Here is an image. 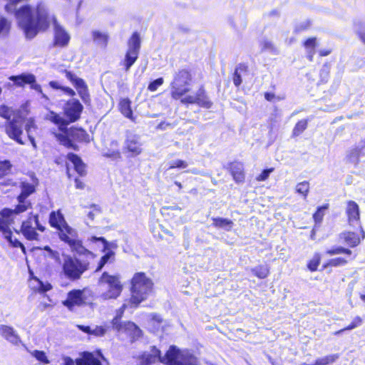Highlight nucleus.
<instances>
[{"instance_id":"393cba45","label":"nucleus","mask_w":365,"mask_h":365,"mask_svg":"<svg viewBox=\"0 0 365 365\" xmlns=\"http://www.w3.org/2000/svg\"><path fill=\"white\" fill-rule=\"evenodd\" d=\"M68 160L71 162L74 166L76 171L81 175L83 176L86 174V165L77 155L74 153H68L67 155Z\"/></svg>"},{"instance_id":"864d4df0","label":"nucleus","mask_w":365,"mask_h":365,"mask_svg":"<svg viewBox=\"0 0 365 365\" xmlns=\"http://www.w3.org/2000/svg\"><path fill=\"white\" fill-rule=\"evenodd\" d=\"M32 355L39 361H41L45 364H48L49 361L46 356V354L43 351L36 350L32 353Z\"/></svg>"},{"instance_id":"e433bc0d","label":"nucleus","mask_w":365,"mask_h":365,"mask_svg":"<svg viewBox=\"0 0 365 365\" xmlns=\"http://www.w3.org/2000/svg\"><path fill=\"white\" fill-rule=\"evenodd\" d=\"M247 73V66L243 64L238 65L233 74V83L235 86L238 87L240 86L242 80V76Z\"/></svg>"},{"instance_id":"09e8293b","label":"nucleus","mask_w":365,"mask_h":365,"mask_svg":"<svg viewBox=\"0 0 365 365\" xmlns=\"http://www.w3.org/2000/svg\"><path fill=\"white\" fill-rule=\"evenodd\" d=\"M10 29V23L4 17H0V36H6Z\"/></svg>"},{"instance_id":"6ab92c4d","label":"nucleus","mask_w":365,"mask_h":365,"mask_svg":"<svg viewBox=\"0 0 365 365\" xmlns=\"http://www.w3.org/2000/svg\"><path fill=\"white\" fill-rule=\"evenodd\" d=\"M124 148L131 153L133 156L140 154L142 148L139 136L134 134L128 135L125 141Z\"/></svg>"},{"instance_id":"c85d7f7f","label":"nucleus","mask_w":365,"mask_h":365,"mask_svg":"<svg viewBox=\"0 0 365 365\" xmlns=\"http://www.w3.org/2000/svg\"><path fill=\"white\" fill-rule=\"evenodd\" d=\"M229 25L236 31H241L246 28L247 21L243 16H229L227 19Z\"/></svg>"},{"instance_id":"2eb2a0df","label":"nucleus","mask_w":365,"mask_h":365,"mask_svg":"<svg viewBox=\"0 0 365 365\" xmlns=\"http://www.w3.org/2000/svg\"><path fill=\"white\" fill-rule=\"evenodd\" d=\"M83 108L82 104L78 100L72 99L65 105L64 112L70 122H75L80 118Z\"/></svg>"},{"instance_id":"f3484780","label":"nucleus","mask_w":365,"mask_h":365,"mask_svg":"<svg viewBox=\"0 0 365 365\" xmlns=\"http://www.w3.org/2000/svg\"><path fill=\"white\" fill-rule=\"evenodd\" d=\"M53 21L54 27L55 44L59 46H66L70 40V36L68 32L58 23L56 19L50 17V21Z\"/></svg>"},{"instance_id":"bf43d9fd","label":"nucleus","mask_w":365,"mask_h":365,"mask_svg":"<svg viewBox=\"0 0 365 365\" xmlns=\"http://www.w3.org/2000/svg\"><path fill=\"white\" fill-rule=\"evenodd\" d=\"M57 138L64 145L67 146L68 148H72L73 149H76V145H74L73 143L71 142V140H69L66 136H64L61 134H59L57 135Z\"/></svg>"},{"instance_id":"37998d69","label":"nucleus","mask_w":365,"mask_h":365,"mask_svg":"<svg viewBox=\"0 0 365 365\" xmlns=\"http://www.w3.org/2000/svg\"><path fill=\"white\" fill-rule=\"evenodd\" d=\"M307 123H308L307 120H305V119L301 120L299 122H297V123L295 125V126L293 129V132H292L293 135L298 136L301 133H302V132L307 127Z\"/></svg>"},{"instance_id":"bb28decb","label":"nucleus","mask_w":365,"mask_h":365,"mask_svg":"<svg viewBox=\"0 0 365 365\" xmlns=\"http://www.w3.org/2000/svg\"><path fill=\"white\" fill-rule=\"evenodd\" d=\"M271 30V28H266L263 31L262 36L260 40L262 51H272L273 48L272 36L271 34L269 35Z\"/></svg>"},{"instance_id":"ea45409f","label":"nucleus","mask_w":365,"mask_h":365,"mask_svg":"<svg viewBox=\"0 0 365 365\" xmlns=\"http://www.w3.org/2000/svg\"><path fill=\"white\" fill-rule=\"evenodd\" d=\"M311 26L312 21L310 19H304L295 24L294 31L295 33H300L309 29Z\"/></svg>"},{"instance_id":"aec40b11","label":"nucleus","mask_w":365,"mask_h":365,"mask_svg":"<svg viewBox=\"0 0 365 365\" xmlns=\"http://www.w3.org/2000/svg\"><path fill=\"white\" fill-rule=\"evenodd\" d=\"M0 335L14 345H19L21 341L14 329L10 326L0 325Z\"/></svg>"},{"instance_id":"cd10ccee","label":"nucleus","mask_w":365,"mask_h":365,"mask_svg":"<svg viewBox=\"0 0 365 365\" xmlns=\"http://www.w3.org/2000/svg\"><path fill=\"white\" fill-rule=\"evenodd\" d=\"M230 172L233 179L237 182H242L244 180L243 165L240 162H233L230 164Z\"/></svg>"},{"instance_id":"2f4dec72","label":"nucleus","mask_w":365,"mask_h":365,"mask_svg":"<svg viewBox=\"0 0 365 365\" xmlns=\"http://www.w3.org/2000/svg\"><path fill=\"white\" fill-rule=\"evenodd\" d=\"M339 358V355L338 354H329L323 357L317 358L315 362L312 364L303 363L301 365H330L334 364Z\"/></svg>"},{"instance_id":"39448f33","label":"nucleus","mask_w":365,"mask_h":365,"mask_svg":"<svg viewBox=\"0 0 365 365\" xmlns=\"http://www.w3.org/2000/svg\"><path fill=\"white\" fill-rule=\"evenodd\" d=\"M90 269L88 260L73 258L69 255L64 256L63 270L65 275L71 280L80 279L86 271Z\"/></svg>"},{"instance_id":"f704fd0d","label":"nucleus","mask_w":365,"mask_h":365,"mask_svg":"<svg viewBox=\"0 0 365 365\" xmlns=\"http://www.w3.org/2000/svg\"><path fill=\"white\" fill-rule=\"evenodd\" d=\"M47 119L58 125L61 131L66 130L68 122L56 113L51 111L47 115Z\"/></svg>"},{"instance_id":"b1692460","label":"nucleus","mask_w":365,"mask_h":365,"mask_svg":"<svg viewBox=\"0 0 365 365\" xmlns=\"http://www.w3.org/2000/svg\"><path fill=\"white\" fill-rule=\"evenodd\" d=\"M91 36L94 43L97 46L103 49L107 47L109 40V35L107 32L93 30L91 32Z\"/></svg>"},{"instance_id":"423d86ee","label":"nucleus","mask_w":365,"mask_h":365,"mask_svg":"<svg viewBox=\"0 0 365 365\" xmlns=\"http://www.w3.org/2000/svg\"><path fill=\"white\" fill-rule=\"evenodd\" d=\"M191 75L185 69L178 71L174 75L173 81L170 83L171 96L178 100L190 91L187 87L191 81Z\"/></svg>"},{"instance_id":"4c0bfd02","label":"nucleus","mask_w":365,"mask_h":365,"mask_svg":"<svg viewBox=\"0 0 365 365\" xmlns=\"http://www.w3.org/2000/svg\"><path fill=\"white\" fill-rule=\"evenodd\" d=\"M354 31L360 40L365 44V20L358 19L354 24Z\"/></svg>"},{"instance_id":"72a5a7b5","label":"nucleus","mask_w":365,"mask_h":365,"mask_svg":"<svg viewBox=\"0 0 365 365\" xmlns=\"http://www.w3.org/2000/svg\"><path fill=\"white\" fill-rule=\"evenodd\" d=\"M130 101L128 98H124L120 101L119 103L120 110L121 113L126 118L130 119L134 121V118L133 116V111L130 107Z\"/></svg>"},{"instance_id":"3c124183","label":"nucleus","mask_w":365,"mask_h":365,"mask_svg":"<svg viewBox=\"0 0 365 365\" xmlns=\"http://www.w3.org/2000/svg\"><path fill=\"white\" fill-rule=\"evenodd\" d=\"M327 254L329 255H340V254H346L351 255V251L349 249L344 248L342 247H338L334 249H330L327 251Z\"/></svg>"},{"instance_id":"9b49d317","label":"nucleus","mask_w":365,"mask_h":365,"mask_svg":"<svg viewBox=\"0 0 365 365\" xmlns=\"http://www.w3.org/2000/svg\"><path fill=\"white\" fill-rule=\"evenodd\" d=\"M183 104H197L205 108H210L212 106L203 87H200L195 95H189L181 99Z\"/></svg>"},{"instance_id":"79ce46f5","label":"nucleus","mask_w":365,"mask_h":365,"mask_svg":"<svg viewBox=\"0 0 365 365\" xmlns=\"http://www.w3.org/2000/svg\"><path fill=\"white\" fill-rule=\"evenodd\" d=\"M12 165L9 160H0V178L11 173Z\"/></svg>"},{"instance_id":"49530a36","label":"nucleus","mask_w":365,"mask_h":365,"mask_svg":"<svg viewBox=\"0 0 365 365\" xmlns=\"http://www.w3.org/2000/svg\"><path fill=\"white\" fill-rule=\"evenodd\" d=\"M255 275L259 278L263 279L268 274V269L266 266H259L252 269Z\"/></svg>"},{"instance_id":"4be33fe9","label":"nucleus","mask_w":365,"mask_h":365,"mask_svg":"<svg viewBox=\"0 0 365 365\" xmlns=\"http://www.w3.org/2000/svg\"><path fill=\"white\" fill-rule=\"evenodd\" d=\"M0 231L3 233L5 239L14 247H21L24 252H25V247L23 244L17 239L12 238V232L9 229V224L3 219L0 218Z\"/></svg>"},{"instance_id":"8fccbe9b","label":"nucleus","mask_w":365,"mask_h":365,"mask_svg":"<svg viewBox=\"0 0 365 365\" xmlns=\"http://www.w3.org/2000/svg\"><path fill=\"white\" fill-rule=\"evenodd\" d=\"M169 167L168 170L173 168H186L188 164L186 161L182 160H175L168 163Z\"/></svg>"},{"instance_id":"5fc2aeb1","label":"nucleus","mask_w":365,"mask_h":365,"mask_svg":"<svg viewBox=\"0 0 365 365\" xmlns=\"http://www.w3.org/2000/svg\"><path fill=\"white\" fill-rule=\"evenodd\" d=\"M108 329V327L97 326L95 329H92L91 334L96 336H103L106 334Z\"/></svg>"},{"instance_id":"58836bf2","label":"nucleus","mask_w":365,"mask_h":365,"mask_svg":"<svg viewBox=\"0 0 365 365\" xmlns=\"http://www.w3.org/2000/svg\"><path fill=\"white\" fill-rule=\"evenodd\" d=\"M91 241L95 242L97 241L102 242L103 244V248L102 251L113 250L117 248V244L114 242H109L104 237H92Z\"/></svg>"},{"instance_id":"de8ad7c7","label":"nucleus","mask_w":365,"mask_h":365,"mask_svg":"<svg viewBox=\"0 0 365 365\" xmlns=\"http://www.w3.org/2000/svg\"><path fill=\"white\" fill-rule=\"evenodd\" d=\"M19 205L16 206L15 209L13 210V212L15 214H19L24 211H26L29 207H31V202L26 201V200H23L21 202L18 201Z\"/></svg>"},{"instance_id":"dca6fc26","label":"nucleus","mask_w":365,"mask_h":365,"mask_svg":"<svg viewBox=\"0 0 365 365\" xmlns=\"http://www.w3.org/2000/svg\"><path fill=\"white\" fill-rule=\"evenodd\" d=\"M61 365H102L101 361L94 357V356L91 354L86 352L83 354V356L80 359L73 361L69 356H63V363Z\"/></svg>"},{"instance_id":"a211bd4d","label":"nucleus","mask_w":365,"mask_h":365,"mask_svg":"<svg viewBox=\"0 0 365 365\" xmlns=\"http://www.w3.org/2000/svg\"><path fill=\"white\" fill-rule=\"evenodd\" d=\"M346 214L348 217V222L350 226L356 227L360 222V212L358 204L353 201L349 200L346 203Z\"/></svg>"},{"instance_id":"a19ab883","label":"nucleus","mask_w":365,"mask_h":365,"mask_svg":"<svg viewBox=\"0 0 365 365\" xmlns=\"http://www.w3.org/2000/svg\"><path fill=\"white\" fill-rule=\"evenodd\" d=\"M296 192L303 196L304 199H306L308 192L309 191V183L308 181H303L298 183L295 188Z\"/></svg>"},{"instance_id":"c03bdc74","label":"nucleus","mask_w":365,"mask_h":365,"mask_svg":"<svg viewBox=\"0 0 365 365\" xmlns=\"http://www.w3.org/2000/svg\"><path fill=\"white\" fill-rule=\"evenodd\" d=\"M0 116L6 119L9 122V120H12L11 119L12 116L14 118L16 115H14V110L11 108H9L6 106H0Z\"/></svg>"},{"instance_id":"4468645a","label":"nucleus","mask_w":365,"mask_h":365,"mask_svg":"<svg viewBox=\"0 0 365 365\" xmlns=\"http://www.w3.org/2000/svg\"><path fill=\"white\" fill-rule=\"evenodd\" d=\"M11 79L18 86H23L30 84L31 88L42 94L43 98L47 99V96L42 93L41 87L36 83V77L33 74L24 73L16 76H12Z\"/></svg>"},{"instance_id":"1a4fd4ad","label":"nucleus","mask_w":365,"mask_h":365,"mask_svg":"<svg viewBox=\"0 0 365 365\" xmlns=\"http://www.w3.org/2000/svg\"><path fill=\"white\" fill-rule=\"evenodd\" d=\"M36 230L41 232L44 231L45 227L40 225L38 215H31L26 221L23 222L21 225V232L24 237L29 240H34L38 239V233Z\"/></svg>"},{"instance_id":"e2e57ef3","label":"nucleus","mask_w":365,"mask_h":365,"mask_svg":"<svg viewBox=\"0 0 365 365\" xmlns=\"http://www.w3.org/2000/svg\"><path fill=\"white\" fill-rule=\"evenodd\" d=\"M25 129L28 133V135H30L31 133L32 129H35V124L33 119L29 118L27 120L25 125Z\"/></svg>"},{"instance_id":"c756f323","label":"nucleus","mask_w":365,"mask_h":365,"mask_svg":"<svg viewBox=\"0 0 365 365\" xmlns=\"http://www.w3.org/2000/svg\"><path fill=\"white\" fill-rule=\"evenodd\" d=\"M212 225L216 228H221L226 231H230L233 227V222L231 220L222 217H212Z\"/></svg>"},{"instance_id":"603ef678","label":"nucleus","mask_w":365,"mask_h":365,"mask_svg":"<svg viewBox=\"0 0 365 365\" xmlns=\"http://www.w3.org/2000/svg\"><path fill=\"white\" fill-rule=\"evenodd\" d=\"M320 256L319 254H316L313 258L309 261L308 264V268L311 271H316L319 264Z\"/></svg>"},{"instance_id":"a878e982","label":"nucleus","mask_w":365,"mask_h":365,"mask_svg":"<svg viewBox=\"0 0 365 365\" xmlns=\"http://www.w3.org/2000/svg\"><path fill=\"white\" fill-rule=\"evenodd\" d=\"M49 223L51 227H56L58 231L60 230L61 227L64 226V224H67L60 210L52 211L50 213Z\"/></svg>"},{"instance_id":"4d7b16f0","label":"nucleus","mask_w":365,"mask_h":365,"mask_svg":"<svg viewBox=\"0 0 365 365\" xmlns=\"http://www.w3.org/2000/svg\"><path fill=\"white\" fill-rule=\"evenodd\" d=\"M103 156L110 158L113 160L119 159L121 158L120 153L118 150H108L103 153Z\"/></svg>"},{"instance_id":"f257e3e1","label":"nucleus","mask_w":365,"mask_h":365,"mask_svg":"<svg viewBox=\"0 0 365 365\" xmlns=\"http://www.w3.org/2000/svg\"><path fill=\"white\" fill-rule=\"evenodd\" d=\"M139 360L138 365H151L156 362L167 365H197V358L190 351L180 350L175 346H171L164 356H160V351L155 346H151Z\"/></svg>"},{"instance_id":"052dcab7","label":"nucleus","mask_w":365,"mask_h":365,"mask_svg":"<svg viewBox=\"0 0 365 365\" xmlns=\"http://www.w3.org/2000/svg\"><path fill=\"white\" fill-rule=\"evenodd\" d=\"M346 262H347V261L345 259H344L342 257H337V258L331 259L329 262L328 264L330 266H332V267H337V266L344 265L346 264Z\"/></svg>"},{"instance_id":"338daca9","label":"nucleus","mask_w":365,"mask_h":365,"mask_svg":"<svg viewBox=\"0 0 365 365\" xmlns=\"http://www.w3.org/2000/svg\"><path fill=\"white\" fill-rule=\"evenodd\" d=\"M78 328L81 330L82 331L91 334L92 329L88 326H83V325H78Z\"/></svg>"},{"instance_id":"6e6d98bb","label":"nucleus","mask_w":365,"mask_h":365,"mask_svg":"<svg viewBox=\"0 0 365 365\" xmlns=\"http://www.w3.org/2000/svg\"><path fill=\"white\" fill-rule=\"evenodd\" d=\"M164 80L163 78H159L153 81H152L148 87V89L150 91H155L159 86L163 85Z\"/></svg>"},{"instance_id":"473e14b6","label":"nucleus","mask_w":365,"mask_h":365,"mask_svg":"<svg viewBox=\"0 0 365 365\" xmlns=\"http://www.w3.org/2000/svg\"><path fill=\"white\" fill-rule=\"evenodd\" d=\"M341 238H343L346 243L351 247H356L360 243L359 235L353 232L341 233Z\"/></svg>"},{"instance_id":"7ed1b4c3","label":"nucleus","mask_w":365,"mask_h":365,"mask_svg":"<svg viewBox=\"0 0 365 365\" xmlns=\"http://www.w3.org/2000/svg\"><path fill=\"white\" fill-rule=\"evenodd\" d=\"M152 281L144 273L135 274L132 279L130 304L137 307L148 297L152 292Z\"/></svg>"},{"instance_id":"5701e85b","label":"nucleus","mask_w":365,"mask_h":365,"mask_svg":"<svg viewBox=\"0 0 365 365\" xmlns=\"http://www.w3.org/2000/svg\"><path fill=\"white\" fill-rule=\"evenodd\" d=\"M365 147V142L361 146L355 145L349 148L346 153V163L354 164L355 166L359 163V156L362 149Z\"/></svg>"},{"instance_id":"9d476101","label":"nucleus","mask_w":365,"mask_h":365,"mask_svg":"<svg viewBox=\"0 0 365 365\" xmlns=\"http://www.w3.org/2000/svg\"><path fill=\"white\" fill-rule=\"evenodd\" d=\"M22 118L21 116H14L11 120L7 122L6 125V133L8 136L15 140L20 145H24L21 135L23 133L22 130Z\"/></svg>"},{"instance_id":"20e7f679","label":"nucleus","mask_w":365,"mask_h":365,"mask_svg":"<svg viewBox=\"0 0 365 365\" xmlns=\"http://www.w3.org/2000/svg\"><path fill=\"white\" fill-rule=\"evenodd\" d=\"M58 237L61 240L67 243L72 251H75L79 255H85L87 258L94 259L95 255L82 245L78 239L77 231L70 227L68 223L64 224L58 231Z\"/></svg>"},{"instance_id":"0eeeda50","label":"nucleus","mask_w":365,"mask_h":365,"mask_svg":"<svg viewBox=\"0 0 365 365\" xmlns=\"http://www.w3.org/2000/svg\"><path fill=\"white\" fill-rule=\"evenodd\" d=\"M127 307L128 304L125 303L119 309V314H118L117 316L114 317L111 322L112 327L113 329L118 332L127 333L133 339L138 338L141 334V330L138 327H137L133 322H126L124 323L120 322L121 315Z\"/></svg>"},{"instance_id":"680f3d73","label":"nucleus","mask_w":365,"mask_h":365,"mask_svg":"<svg viewBox=\"0 0 365 365\" xmlns=\"http://www.w3.org/2000/svg\"><path fill=\"white\" fill-rule=\"evenodd\" d=\"M13 213H14L13 212V210L11 209H9V208H4L3 209L0 214L2 216V219L6 220V222H8V220L6 219V218H8L9 217H10ZM1 219V217H0ZM9 224V222H7Z\"/></svg>"},{"instance_id":"a18cd8bd","label":"nucleus","mask_w":365,"mask_h":365,"mask_svg":"<svg viewBox=\"0 0 365 365\" xmlns=\"http://www.w3.org/2000/svg\"><path fill=\"white\" fill-rule=\"evenodd\" d=\"M328 209V205H323L322 207H318L317 212L314 214L313 217L316 223L322 222L324 212Z\"/></svg>"},{"instance_id":"7c9ffc66","label":"nucleus","mask_w":365,"mask_h":365,"mask_svg":"<svg viewBox=\"0 0 365 365\" xmlns=\"http://www.w3.org/2000/svg\"><path fill=\"white\" fill-rule=\"evenodd\" d=\"M317 38L315 37L309 38L304 42V46L306 50L307 57L310 61H313L317 47Z\"/></svg>"},{"instance_id":"412c9836","label":"nucleus","mask_w":365,"mask_h":365,"mask_svg":"<svg viewBox=\"0 0 365 365\" xmlns=\"http://www.w3.org/2000/svg\"><path fill=\"white\" fill-rule=\"evenodd\" d=\"M32 182H21L20 185L21 194L18 196V201L26 200L29 195L34 193L36 190V186L38 185V179L34 175H31Z\"/></svg>"},{"instance_id":"774afa93","label":"nucleus","mask_w":365,"mask_h":365,"mask_svg":"<svg viewBox=\"0 0 365 365\" xmlns=\"http://www.w3.org/2000/svg\"><path fill=\"white\" fill-rule=\"evenodd\" d=\"M62 90L70 96H75V91L68 87H62Z\"/></svg>"},{"instance_id":"c9c22d12","label":"nucleus","mask_w":365,"mask_h":365,"mask_svg":"<svg viewBox=\"0 0 365 365\" xmlns=\"http://www.w3.org/2000/svg\"><path fill=\"white\" fill-rule=\"evenodd\" d=\"M105 253L103 256L101 257L98 265L96 269L95 272H99L104 267V265L108 262H113L115 260V252L113 250L108 251H103Z\"/></svg>"},{"instance_id":"69168bd1","label":"nucleus","mask_w":365,"mask_h":365,"mask_svg":"<svg viewBox=\"0 0 365 365\" xmlns=\"http://www.w3.org/2000/svg\"><path fill=\"white\" fill-rule=\"evenodd\" d=\"M39 284H40L39 290L41 292H44L48 291L52 287L51 285L48 283L43 284L42 282H40Z\"/></svg>"},{"instance_id":"f03ea898","label":"nucleus","mask_w":365,"mask_h":365,"mask_svg":"<svg viewBox=\"0 0 365 365\" xmlns=\"http://www.w3.org/2000/svg\"><path fill=\"white\" fill-rule=\"evenodd\" d=\"M98 284L102 289L98 296L100 300L117 299L123 290V285L118 275H111L104 272L98 279Z\"/></svg>"},{"instance_id":"13d9d810","label":"nucleus","mask_w":365,"mask_h":365,"mask_svg":"<svg viewBox=\"0 0 365 365\" xmlns=\"http://www.w3.org/2000/svg\"><path fill=\"white\" fill-rule=\"evenodd\" d=\"M57 138L64 145L67 146L68 148H72L73 149H76V145H74L73 143L71 142V140H69L66 136H64L61 134H59L57 135Z\"/></svg>"},{"instance_id":"ddd939ff","label":"nucleus","mask_w":365,"mask_h":365,"mask_svg":"<svg viewBox=\"0 0 365 365\" xmlns=\"http://www.w3.org/2000/svg\"><path fill=\"white\" fill-rule=\"evenodd\" d=\"M66 77L68 79L76 88L78 95L85 103L90 102V95L88 89L85 81L80 78H78L75 74L70 71H65Z\"/></svg>"},{"instance_id":"6e6552de","label":"nucleus","mask_w":365,"mask_h":365,"mask_svg":"<svg viewBox=\"0 0 365 365\" xmlns=\"http://www.w3.org/2000/svg\"><path fill=\"white\" fill-rule=\"evenodd\" d=\"M128 48L126 52L124 66L125 71H128L138 57L140 48V38L138 33H134L128 41Z\"/></svg>"},{"instance_id":"0e129e2a","label":"nucleus","mask_w":365,"mask_h":365,"mask_svg":"<svg viewBox=\"0 0 365 365\" xmlns=\"http://www.w3.org/2000/svg\"><path fill=\"white\" fill-rule=\"evenodd\" d=\"M272 171V169H269V170H264L257 178V180H259V181H262V180H266L269 173Z\"/></svg>"},{"instance_id":"f8f14e48","label":"nucleus","mask_w":365,"mask_h":365,"mask_svg":"<svg viewBox=\"0 0 365 365\" xmlns=\"http://www.w3.org/2000/svg\"><path fill=\"white\" fill-rule=\"evenodd\" d=\"M85 294L84 289H73L68 293L66 299L62 303L68 310L73 311L75 307H81L86 304Z\"/></svg>"}]
</instances>
